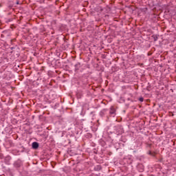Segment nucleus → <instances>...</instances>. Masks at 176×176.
Returning <instances> with one entry per match:
<instances>
[{
  "label": "nucleus",
  "mask_w": 176,
  "mask_h": 176,
  "mask_svg": "<svg viewBox=\"0 0 176 176\" xmlns=\"http://www.w3.org/2000/svg\"><path fill=\"white\" fill-rule=\"evenodd\" d=\"M116 113V110L113 106L111 107L110 108V115H115Z\"/></svg>",
  "instance_id": "f03ea898"
},
{
  "label": "nucleus",
  "mask_w": 176,
  "mask_h": 176,
  "mask_svg": "<svg viewBox=\"0 0 176 176\" xmlns=\"http://www.w3.org/2000/svg\"><path fill=\"white\" fill-rule=\"evenodd\" d=\"M139 101H140V102H142L144 101V98H140Z\"/></svg>",
  "instance_id": "39448f33"
},
{
  "label": "nucleus",
  "mask_w": 176,
  "mask_h": 176,
  "mask_svg": "<svg viewBox=\"0 0 176 176\" xmlns=\"http://www.w3.org/2000/svg\"><path fill=\"white\" fill-rule=\"evenodd\" d=\"M148 10L147 8H144L142 9V12H146Z\"/></svg>",
  "instance_id": "20e7f679"
},
{
  "label": "nucleus",
  "mask_w": 176,
  "mask_h": 176,
  "mask_svg": "<svg viewBox=\"0 0 176 176\" xmlns=\"http://www.w3.org/2000/svg\"><path fill=\"white\" fill-rule=\"evenodd\" d=\"M148 155H152V151H149Z\"/></svg>",
  "instance_id": "0eeeda50"
},
{
  "label": "nucleus",
  "mask_w": 176,
  "mask_h": 176,
  "mask_svg": "<svg viewBox=\"0 0 176 176\" xmlns=\"http://www.w3.org/2000/svg\"><path fill=\"white\" fill-rule=\"evenodd\" d=\"M33 149H38L39 148V144L36 142H34L32 144Z\"/></svg>",
  "instance_id": "f257e3e1"
},
{
  "label": "nucleus",
  "mask_w": 176,
  "mask_h": 176,
  "mask_svg": "<svg viewBox=\"0 0 176 176\" xmlns=\"http://www.w3.org/2000/svg\"><path fill=\"white\" fill-rule=\"evenodd\" d=\"M0 108H2V102H0Z\"/></svg>",
  "instance_id": "423d86ee"
},
{
  "label": "nucleus",
  "mask_w": 176,
  "mask_h": 176,
  "mask_svg": "<svg viewBox=\"0 0 176 176\" xmlns=\"http://www.w3.org/2000/svg\"><path fill=\"white\" fill-rule=\"evenodd\" d=\"M153 38L155 42H156V41H157V36H156V35H153Z\"/></svg>",
  "instance_id": "7ed1b4c3"
}]
</instances>
